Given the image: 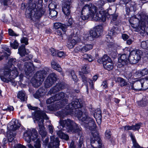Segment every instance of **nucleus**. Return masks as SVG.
Returning a JSON list of instances; mask_svg holds the SVG:
<instances>
[{
	"instance_id": "f257e3e1",
	"label": "nucleus",
	"mask_w": 148,
	"mask_h": 148,
	"mask_svg": "<svg viewBox=\"0 0 148 148\" xmlns=\"http://www.w3.org/2000/svg\"><path fill=\"white\" fill-rule=\"evenodd\" d=\"M82 106V105L77 99H74L69 105V108L73 110V112H75L79 121L84 122L89 126L95 128L96 125L95 122L92 118L88 116L87 111L85 110L83 112L80 110L78 109L81 108Z\"/></svg>"
},
{
	"instance_id": "f03ea898",
	"label": "nucleus",
	"mask_w": 148,
	"mask_h": 148,
	"mask_svg": "<svg viewBox=\"0 0 148 148\" xmlns=\"http://www.w3.org/2000/svg\"><path fill=\"white\" fill-rule=\"evenodd\" d=\"M23 138L27 142L28 148H40L41 147L40 137L35 129L29 130L24 133Z\"/></svg>"
},
{
	"instance_id": "7ed1b4c3",
	"label": "nucleus",
	"mask_w": 148,
	"mask_h": 148,
	"mask_svg": "<svg viewBox=\"0 0 148 148\" xmlns=\"http://www.w3.org/2000/svg\"><path fill=\"white\" fill-rule=\"evenodd\" d=\"M29 109L33 110H35L32 113V115L36 121H38V124L39 130V133L42 137H45L47 133L45 131V128L43 125L44 119H49L45 113L40 110L37 107H34L30 105H28Z\"/></svg>"
},
{
	"instance_id": "20e7f679",
	"label": "nucleus",
	"mask_w": 148,
	"mask_h": 148,
	"mask_svg": "<svg viewBox=\"0 0 148 148\" xmlns=\"http://www.w3.org/2000/svg\"><path fill=\"white\" fill-rule=\"evenodd\" d=\"M138 16V19L135 18H131L129 22L132 27L140 29V34L144 36L146 34V27L148 25V16L141 13Z\"/></svg>"
},
{
	"instance_id": "39448f33",
	"label": "nucleus",
	"mask_w": 148,
	"mask_h": 148,
	"mask_svg": "<svg viewBox=\"0 0 148 148\" xmlns=\"http://www.w3.org/2000/svg\"><path fill=\"white\" fill-rule=\"evenodd\" d=\"M28 7L25 12L26 17L34 21L40 18L44 14L42 9L38 10L36 8V3L33 0H28L27 3Z\"/></svg>"
},
{
	"instance_id": "423d86ee",
	"label": "nucleus",
	"mask_w": 148,
	"mask_h": 148,
	"mask_svg": "<svg viewBox=\"0 0 148 148\" xmlns=\"http://www.w3.org/2000/svg\"><path fill=\"white\" fill-rule=\"evenodd\" d=\"M4 77H2V80L5 82L8 83L11 82L12 85H15L14 79L18 75V73L16 67L12 68L8 71H5L4 72Z\"/></svg>"
},
{
	"instance_id": "0eeeda50",
	"label": "nucleus",
	"mask_w": 148,
	"mask_h": 148,
	"mask_svg": "<svg viewBox=\"0 0 148 148\" xmlns=\"http://www.w3.org/2000/svg\"><path fill=\"white\" fill-rule=\"evenodd\" d=\"M49 69L47 68L36 73L35 78L32 80V84L34 87H38L41 85L46 77L47 72H49Z\"/></svg>"
},
{
	"instance_id": "6e6552de",
	"label": "nucleus",
	"mask_w": 148,
	"mask_h": 148,
	"mask_svg": "<svg viewBox=\"0 0 148 148\" xmlns=\"http://www.w3.org/2000/svg\"><path fill=\"white\" fill-rule=\"evenodd\" d=\"M21 126V124L18 122V120H16L12 123H9L8 125V132L7 136L9 142H11L14 140L16 135L15 130L18 129Z\"/></svg>"
},
{
	"instance_id": "1a4fd4ad",
	"label": "nucleus",
	"mask_w": 148,
	"mask_h": 148,
	"mask_svg": "<svg viewBox=\"0 0 148 148\" xmlns=\"http://www.w3.org/2000/svg\"><path fill=\"white\" fill-rule=\"evenodd\" d=\"M59 123L61 126L63 127H65L67 130H68L69 132H76L80 130L77 125L73 121L69 119L60 120Z\"/></svg>"
},
{
	"instance_id": "9d476101",
	"label": "nucleus",
	"mask_w": 148,
	"mask_h": 148,
	"mask_svg": "<svg viewBox=\"0 0 148 148\" xmlns=\"http://www.w3.org/2000/svg\"><path fill=\"white\" fill-rule=\"evenodd\" d=\"M90 141L91 146L94 148H101L102 143L98 132L95 130L92 131Z\"/></svg>"
},
{
	"instance_id": "9b49d317",
	"label": "nucleus",
	"mask_w": 148,
	"mask_h": 148,
	"mask_svg": "<svg viewBox=\"0 0 148 148\" xmlns=\"http://www.w3.org/2000/svg\"><path fill=\"white\" fill-rule=\"evenodd\" d=\"M143 52L140 50H133L129 55L130 62L132 64L137 63L140 59Z\"/></svg>"
},
{
	"instance_id": "f8f14e48",
	"label": "nucleus",
	"mask_w": 148,
	"mask_h": 148,
	"mask_svg": "<svg viewBox=\"0 0 148 148\" xmlns=\"http://www.w3.org/2000/svg\"><path fill=\"white\" fill-rule=\"evenodd\" d=\"M102 26H97L90 31V36L88 37L87 39L90 41H92L94 38H97L101 36L102 34Z\"/></svg>"
},
{
	"instance_id": "ddd939ff",
	"label": "nucleus",
	"mask_w": 148,
	"mask_h": 148,
	"mask_svg": "<svg viewBox=\"0 0 148 148\" xmlns=\"http://www.w3.org/2000/svg\"><path fill=\"white\" fill-rule=\"evenodd\" d=\"M92 4L85 5L82 8L81 14L80 17H78V20L81 22L82 20L84 21L90 17V7H91Z\"/></svg>"
},
{
	"instance_id": "4468645a",
	"label": "nucleus",
	"mask_w": 148,
	"mask_h": 148,
	"mask_svg": "<svg viewBox=\"0 0 148 148\" xmlns=\"http://www.w3.org/2000/svg\"><path fill=\"white\" fill-rule=\"evenodd\" d=\"M57 76L54 73L50 74L45 82V86L46 88L51 86L57 79Z\"/></svg>"
},
{
	"instance_id": "2eb2a0df",
	"label": "nucleus",
	"mask_w": 148,
	"mask_h": 148,
	"mask_svg": "<svg viewBox=\"0 0 148 148\" xmlns=\"http://www.w3.org/2000/svg\"><path fill=\"white\" fill-rule=\"evenodd\" d=\"M56 101L61 100L63 102L62 105L68 103V99L69 96L66 94L61 92L56 94L54 96Z\"/></svg>"
},
{
	"instance_id": "dca6fc26",
	"label": "nucleus",
	"mask_w": 148,
	"mask_h": 148,
	"mask_svg": "<svg viewBox=\"0 0 148 148\" xmlns=\"http://www.w3.org/2000/svg\"><path fill=\"white\" fill-rule=\"evenodd\" d=\"M129 62H130L129 56L128 57L125 54H123L118 58L117 66L119 68L127 64Z\"/></svg>"
},
{
	"instance_id": "f3484780",
	"label": "nucleus",
	"mask_w": 148,
	"mask_h": 148,
	"mask_svg": "<svg viewBox=\"0 0 148 148\" xmlns=\"http://www.w3.org/2000/svg\"><path fill=\"white\" fill-rule=\"evenodd\" d=\"M71 4V0H66L62 4V11L64 14L67 16H69L70 13V9Z\"/></svg>"
},
{
	"instance_id": "a211bd4d",
	"label": "nucleus",
	"mask_w": 148,
	"mask_h": 148,
	"mask_svg": "<svg viewBox=\"0 0 148 148\" xmlns=\"http://www.w3.org/2000/svg\"><path fill=\"white\" fill-rule=\"evenodd\" d=\"M35 69L33 64L30 62H25L24 64V70L26 75H30L34 71Z\"/></svg>"
},
{
	"instance_id": "6ab92c4d",
	"label": "nucleus",
	"mask_w": 148,
	"mask_h": 148,
	"mask_svg": "<svg viewBox=\"0 0 148 148\" xmlns=\"http://www.w3.org/2000/svg\"><path fill=\"white\" fill-rule=\"evenodd\" d=\"M59 144V139L54 136L50 137V142L48 144V148H58Z\"/></svg>"
},
{
	"instance_id": "aec40b11",
	"label": "nucleus",
	"mask_w": 148,
	"mask_h": 148,
	"mask_svg": "<svg viewBox=\"0 0 148 148\" xmlns=\"http://www.w3.org/2000/svg\"><path fill=\"white\" fill-rule=\"evenodd\" d=\"M142 84L141 80L134 82L131 84V88L132 89L136 91H140L142 90Z\"/></svg>"
},
{
	"instance_id": "412c9836",
	"label": "nucleus",
	"mask_w": 148,
	"mask_h": 148,
	"mask_svg": "<svg viewBox=\"0 0 148 148\" xmlns=\"http://www.w3.org/2000/svg\"><path fill=\"white\" fill-rule=\"evenodd\" d=\"M56 7V5L53 3L50 4L49 5V8L50 10L49 16L54 18H55L58 14V12L53 10V9L55 8Z\"/></svg>"
},
{
	"instance_id": "4be33fe9",
	"label": "nucleus",
	"mask_w": 148,
	"mask_h": 148,
	"mask_svg": "<svg viewBox=\"0 0 148 148\" xmlns=\"http://www.w3.org/2000/svg\"><path fill=\"white\" fill-rule=\"evenodd\" d=\"M118 28L117 27H113L111 29L110 31L108 32V34L107 35L106 38L108 39V40H109L110 42H112V41H110V40L112 39V36L116 35L117 33Z\"/></svg>"
},
{
	"instance_id": "5701e85b",
	"label": "nucleus",
	"mask_w": 148,
	"mask_h": 148,
	"mask_svg": "<svg viewBox=\"0 0 148 148\" xmlns=\"http://www.w3.org/2000/svg\"><path fill=\"white\" fill-rule=\"evenodd\" d=\"M94 116L98 124H100L101 122V112L100 109L96 110L94 114Z\"/></svg>"
},
{
	"instance_id": "b1692460",
	"label": "nucleus",
	"mask_w": 148,
	"mask_h": 148,
	"mask_svg": "<svg viewBox=\"0 0 148 148\" xmlns=\"http://www.w3.org/2000/svg\"><path fill=\"white\" fill-rule=\"evenodd\" d=\"M62 85L61 84H57L55 86L51 88L49 91L48 94L51 95L57 92L62 89Z\"/></svg>"
},
{
	"instance_id": "393cba45",
	"label": "nucleus",
	"mask_w": 148,
	"mask_h": 148,
	"mask_svg": "<svg viewBox=\"0 0 148 148\" xmlns=\"http://www.w3.org/2000/svg\"><path fill=\"white\" fill-rule=\"evenodd\" d=\"M17 96V97L20 99L21 101L26 102L27 97L25 91L21 90L19 91Z\"/></svg>"
},
{
	"instance_id": "a878e982",
	"label": "nucleus",
	"mask_w": 148,
	"mask_h": 148,
	"mask_svg": "<svg viewBox=\"0 0 148 148\" xmlns=\"http://www.w3.org/2000/svg\"><path fill=\"white\" fill-rule=\"evenodd\" d=\"M76 39H69L67 42V46L69 49L73 48L76 44L79 42V39L75 40Z\"/></svg>"
},
{
	"instance_id": "bb28decb",
	"label": "nucleus",
	"mask_w": 148,
	"mask_h": 148,
	"mask_svg": "<svg viewBox=\"0 0 148 148\" xmlns=\"http://www.w3.org/2000/svg\"><path fill=\"white\" fill-rule=\"evenodd\" d=\"M54 27L56 29H61L64 32L66 31L67 26L65 24H62L60 23H56L54 24Z\"/></svg>"
},
{
	"instance_id": "cd10ccee",
	"label": "nucleus",
	"mask_w": 148,
	"mask_h": 148,
	"mask_svg": "<svg viewBox=\"0 0 148 148\" xmlns=\"http://www.w3.org/2000/svg\"><path fill=\"white\" fill-rule=\"evenodd\" d=\"M51 67L54 69L60 72L62 71V69L60 65L55 62L54 60H52L51 62Z\"/></svg>"
},
{
	"instance_id": "c85d7f7f",
	"label": "nucleus",
	"mask_w": 148,
	"mask_h": 148,
	"mask_svg": "<svg viewBox=\"0 0 148 148\" xmlns=\"http://www.w3.org/2000/svg\"><path fill=\"white\" fill-rule=\"evenodd\" d=\"M0 3L1 4V6H4L3 8V10H5L7 8L9 7V5H11L12 2L11 0H0Z\"/></svg>"
},
{
	"instance_id": "c756f323",
	"label": "nucleus",
	"mask_w": 148,
	"mask_h": 148,
	"mask_svg": "<svg viewBox=\"0 0 148 148\" xmlns=\"http://www.w3.org/2000/svg\"><path fill=\"white\" fill-rule=\"evenodd\" d=\"M82 81L85 84L86 83L87 80L89 83L90 88L91 89H93L94 88V83H93V81L90 79H87L86 77L84 75H82L81 76Z\"/></svg>"
},
{
	"instance_id": "7c9ffc66",
	"label": "nucleus",
	"mask_w": 148,
	"mask_h": 148,
	"mask_svg": "<svg viewBox=\"0 0 148 148\" xmlns=\"http://www.w3.org/2000/svg\"><path fill=\"white\" fill-rule=\"evenodd\" d=\"M18 53L21 56H24L26 54L25 45H22L18 49Z\"/></svg>"
},
{
	"instance_id": "2f4dec72",
	"label": "nucleus",
	"mask_w": 148,
	"mask_h": 148,
	"mask_svg": "<svg viewBox=\"0 0 148 148\" xmlns=\"http://www.w3.org/2000/svg\"><path fill=\"white\" fill-rule=\"evenodd\" d=\"M103 65L104 68L108 71L112 70L113 68V64L112 60L111 62H108L107 63H104V64Z\"/></svg>"
},
{
	"instance_id": "473e14b6",
	"label": "nucleus",
	"mask_w": 148,
	"mask_h": 148,
	"mask_svg": "<svg viewBox=\"0 0 148 148\" xmlns=\"http://www.w3.org/2000/svg\"><path fill=\"white\" fill-rule=\"evenodd\" d=\"M142 84V90H145L148 88V78H144L141 80Z\"/></svg>"
},
{
	"instance_id": "72a5a7b5",
	"label": "nucleus",
	"mask_w": 148,
	"mask_h": 148,
	"mask_svg": "<svg viewBox=\"0 0 148 148\" xmlns=\"http://www.w3.org/2000/svg\"><path fill=\"white\" fill-rule=\"evenodd\" d=\"M116 81L119 82L121 86H125L127 85V83L123 78L118 77L116 78Z\"/></svg>"
},
{
	"instance_id": "f704fd0d",
	"label": "nucleus",
	"mask_w": 148,
	"mask_h": 148,
	"mask_svg": "<svg viewBox=\"0 0 148 148\" xmlns=\"http://www.w3.org/2000/svg\"><path fill=\"white\" fill-rule=\"evenodd\" d=\"M57 134L59 137L62 139L67 140L69 138V137L67 135L65 134L60 130L58 131Z\"/></svg>"
},
{
	"instance_id": "c9c22d12",
	"label": "nucleus",
	"mask_w": 148,
	"mask_h": 148,
	"mask_svg": "<svg viewBox=\"0 0 148 148\" xmlns=\"http://www.w3.org/2000/svg\"><path fill=\"white\" fill-rule=\"evenodd\" d=\"M90 16L92 17V16H93V15H94V14H95V13H97V8L95 6L93 5L92 4V6L91 7H90Z\"/></svg>"
},
{
	"instance_id": "e433bc0d",
	"label": "nucleus",
	"mask_w": 148,
	"mask_h": 148,
	"mask_svg": "<svg viewBox=\"0 0 148 148\" xmlns=\"http://www.w3.org/2000/svg\"><path fill=\"white\" fill-rule=\"evenodd\" d=\"M130 136L132 139L133 143V147L134 148H142L140 146L138 143H137L136 141L133 136L132 134L130 135Z\"/></svg>"
},
{
	"instance_id": "4c0bfd02",
	"label": "nucleus",
	"mask_w": 148,
	"mask_h": 148,
	"mask_svg": "<svg viewBox=\"0 0 148 148\" xmlns=\"http://www.w3.org/2000/svg\"><path fill=\"white\" fill-rule=\"evenodd\" d=\"M102 61L103 62V64H104V63H108V62H111V59L108 56L106 55H104L102 57Z\"/></svg>"
},
{
	"instance_id": "58836bf2",
	"label": "nucleus",
	"mask_w": 148,
	"mask_h": 148,
	"mask_svg": "<svg viewBox=\"0 0 148 148\" xmlns=\"http://www.w3.org/2000/svg\"><path fill=\"white\" fill-rule=\"evenodd\" d=\"M17 63V60L15 58H10L8 62V64L10 66L12 67V66H14V65Z\"/></svg>"
},
{
	"instance_id": "ea45409f",
	"label": "nucleus",
	"mask_w": 148,
	"mask_h": 148,
	"mask_svg": "<svg viewBox=\"0 0 148 148\" xmlns=\"http://www.w3.org/2000/svg\"><path fill=\"white\" fill-rule=\"evenodd\" d=\"M140 46L143 49H146L148 48V40L143 41L141 42Z\"/></svg>"
},
{
	"instance_id": "a19ab883",
	"label": "nucleus",
	"mask_w": 148,
	"mask_h": 148,
	"mask_svg": "<svg viewBox=\"0 0 148 148\" xmlns=\"http://www.w3.org/2000/svg\"><path fill=\"white\" fill-rule=\"evenodd\" d=\"M18 43L16 40H15L12 42L10 43V46L12 48L16 49H17L18 46Z\"/></svg>"
},
{
	"instance_id": "79ce46f5",
	"label": "nucleus",
	"mask_w": 148,
	"mask_h": 148,
	"mask_svg": "<svg viewBox=\"0 0 148 148\" xmlns=\"http://www.w3.org/2000/svg\"><path fill=\"white\" fill-rule=\"evenodd\" d=\"M56 101L54 96L46 100V103L47 104H49Z\"/></svg>"
},
{
	"instance_id": "37998d69",
	"label": "nucleus",
	"mask_w": 148,
	"mask_h": 148,
	"mask_svg": "<svg viewBox=\"0 0 148 148\" xmlns=\"http://www.w3.org/2000/svg\"><path fill=\"white\" fill-rule=\"evenodd\" d=\"M88 66L87 65H85L82 69V72L84 73H87L89 72L88 70Z\"/></svg>"
},
{
	"instance_id": "c03bdc74",
	"label": "nucleus",
	"mask_w": 148,
	"mask_h": 148,
	"mask_svg": "<svg viewBox=\"0 0 148 148\" xmlns=\"http://www.w3.org/2000/svg\"><path fill=\"white\" fill-rule=\"evenodd\" d=\"M92 17L95 18V20H100L101 18L102 15L100 14H98L97 12L96 13H95L94 15H93Z\"/></svg>"
},
{
	"instance_id": "a18cd8bd",
	"label": "nucleus",
	"mask_w": 148,
	"mask_h": 148,
	"mask_svg": "<svg viewBox=\"0 0 148 148\" xmlns=\"http://www.w3.org/2000/svg\"><path fill=\"white\" fill-rule=\"evenodd\" d=\"M70 74L72 77L73 80L75 82H77V77L75 75V73L74 71H71L70 72Z\"/></svg>"
},
{
	"instance_id": "49530a36",
	"label": "nucleus",
	"mask_w": 148,
	"mask_h": 148,
	"mask_svg": "<svg viewBox=\"0 0 148 148\" xmlns=\"http://www.w3.org/2000/svg\"><path fill=\"white\" fill-rule=\"evenodd\" d=\"M147 101L145 99L143 98L140 101H138V104L139 106H144L146 105Z\"/></svg>"
},
{
	"instance_id": "de8ad7c7",
	"label": "nucleus",
	"mask_w": 148,
	"mask_h": 148,
	"mask_svg": "<svg viewBox=\"0 0 148 148\" xmlns=\"http://www.w3.org/2000/svg\"><path fill=\"white\" fill-rule=\"evenodd\" d=\"M141 123H137L134 125H132V130H139L140 128Z\"/></svg>"
},
{
	"instance_id": "09e8293b",
	"label": "nucleus",
	"mask_w": 148,
	"mask_h": 148,
	"mask_svg": "<svg viewBox=\"0 0 148 148\" xmlns=\"http://www.w3.org/2000/svg\"><path fill=\"white\" fill-rule=\"evenodd\" d=\"M111 132L109 130H107L105 133V136L107 139H110L111 137Z\"/></svg>"
},
{
	"instance_id": "8fccbe9b",
	"label": "nucleus",
	"mask_w": 148,
	"mask_h": 148,
	"mask_svg": "<svg viewBox=\"0 0 148 148\" xmlns=\"http://www.w3.org/2000/svg\"><path fill=\"white\" fill-rule=\"evenodd\" d=\"M38 91L43 96L45 94L46 91L43 88H40Z\"/></svg>"
},
{
	"instance_id": "3c124183",
	"label": "nucleus",
	"mask_w": 148,
	"mask_h": 148,
	"mask_svg": "<svg viewBox=\"0 0 148 148\" xmlns=\"http://www.w3.org/2000/svg\"><path fill=\"white\" fill-rule=\"evenodd\" d=\"M82 47L80 46H77L74 49V51L75 53H78L80 52H82Z\"/></svg>"
},
{
	"instance_id": "603ef678",
	"label": "nucleus",
	"mask_w": 148,
	"mask_h": 148,
	"mask_svg": "<svg viewBox=\"0 0 148 148\" xmlns=\"http://www.w3.org/2000/svg\"><path fill=\"white\" fill-rule=\"evenodd\" d=\"M34 96L35 98L36 99L39 98L43 96L40 93H39L38 91H36L34 95Z\"/></svg>"
},
{
	"instance_id": "864d4df0",
	"label": "nucleus",
	"mask_w": 148,
	"mask_h": 148,
	"mask_svg": "<svg viewBox=\"0 0 148 148\" xmlns=\"http://www.w3.org/2000/svg\"><path fill=\"white\" fill-rule=\"evenodd\" d=\"M21 43H25V45H27L28 44V39L27 38L23 37L21 40Z\"/></svg>"
},
{
	"instance_id": "5fc2aeb1",
	"label": "nucleus",
	"mask_w": 148,
	"mask_h": 148,
	"mask_svg": "<svg viewBox=\"0 0 148 148\" xmlns=\"http://www.w3.org/2000/svg\"><path fill=\"white\" fill-rule=\"evenodd\" d=\"M132 76V73L130 72H127L125 75V77L128 80L131 78Z\"/></svg>"
},
{
	"instance_id": "6e6d98bb",
	"label": "nucleus",
	"mask_w": 148,
	"mask_h": 148,
	"mask_svg": "<svg viewBox=\"0 0 148 148\" xmlns=\"http://www.w3.org/2000/svg\"><path fill=\"white\" fill-rule=\"evenodd\" d=\"M8 33L11 36H18L17 34H15L14 31H13L12 29H8Z\"/></svg>"
},
{
	"instance_id": "4d7b16f0",
	"label": "nucleus",
	"mask_w": 148,
	"mask_h": 148,
	"mask_svg": "<svg viewBox=\"0 0 148 148\" xmlns=\"http://www.w3.org/2000/svg\"><path fill=\"white\" fill-rule=\"evenodd\" d=\"M55 34L56 35L60 36V37H61V38L63 39L62 34L60 30H57L55 32Z\"/></svg>"
},
{
	"instance_id": "13d9d810",
	"label": "nucleus",
	"mask_w": 148,
	"mask_h": 148,
	"mask_svg": "<svg viewBox=\"0 0 148 148\" xmlns=\"http://www.w3.org/2000/svg\"><path fill=\"white\" fill-rule=\"evenodd\" d=\"M50 51L51 53V55L53 56H56V55L57 52L53 48H51L50 49Z\"/></svg>"
},
{
	"instance_id": "bf43d9fd",
	"label": "nucleus",
	"mask_w": 148,
	"mask_h": 148,
	"mask_svg": "<svg viewBox=\"0 0 148 148\" xmlns=\"http://www.w3.org/2000/svg\"><path fill=\"white\" fill-rule=\"evenodd\" d=\"M140 73L141 76H144L147 74L148 73V72L146 69H144L140 71Z\"/></svg>"
},
{
	"instance_id": "052dcab7",
	"label": "nucleus",
	"mask_w": 148,
	"mask_h": 148,
	"mask_svg": "<svg viewBox=\"0 0 148 148\" xmlns=\"http://www.w3.org/2000/svg\"><path fill=\"white\" fill-rule=\"evenodd\" d=\"M57 55L59 57H61L64 55V53L63 51H59V52H57Z\"/></svg>"
},
{
	"instance_id": "680f3d73",
	"label": "nucleus",
	"mask_w": 148,
	"mask_h": 148,
	"mask_svg": "<svg viewBox=\"0 0 148 148\" xmlns=\"http://www.w3.org/2000/svg\"><path fill=\"white\" fill-rule=\"evenodd\" d=\"M85 46L86 47L88 51L92 49L93 47V45L91 44H86L85 45Z\"/></svg>"
},
{
	"instance_id": "e2e57ef3",
	"label": "nucleus",
	"mask_w": 148,
	"mask_h": 148,
	"mask_svg": "<svg viewBox=\"0 0 148 148\" xmlns=\"http://www.w3.org/2000/svg\"><path fill=\"white\" fill-rule=\"evenodd\" d=\"M14 109V108L12 106H10L7 108L6 109H3V110L10 112L11 111H13Z\"/></svg>"
},
{
	"instance_id": "0e129e2a",
	"label": "nucleus",
	"mask_w": 148,
	"mask_h": 148,
	"mask_svg": "<svg viewBox=\"0 0 148 148\" xmlns=\"http://www.w3.org/2000/svg\"><path fill=\"white\" fill-rule=\"evenodd\" d=\"M49 138L48 137H46L45 140H43V142L44 145H47L48 143L49 142Z\"/></svg>"
},
{
	"instance_id": "69168bd1",
	"label": "nucleus",
	"mask_w": 148,
	"mask_h": 148,
	"mask_svg": "<svg viewBox=\"0 0 148 148\" xmlns=\"http://www.w3.org/2000/svg\"><path fill=\"white\" fill-rule=\"evenodd\" d=\"M123 39L125 40H126L129 38V36L128 35L125 34H123L122 36Z\"/></svg>"
},
{
	"instance_id": "338daca9",
	"label": "nucleus",
	"mask_w": 148,
	"mask_h": 148,
	"mask_svg": "<svg viewBox=\"0 0 148 148\" xmlns=\"http://www.w3.org/2000/svg\"><path fill=\"white\" fill-rule=\"evenodd\" d=\"M88 57L87 59H86V60H87L90 62H91L93 60V58L92 57V56L90 55H88Z\"/></svg>"
},
{
	"instance_id": "774afa93",
	"label": "nucleus",
	"mask_w": 148,
	"mask_h": 148,
	"mask_svg": "<svg viewBox=\"0 0 148 148\" xmlns=\"http://www.w3.org/2000/svg\"><path fill=\"white\" fill-rule=\"evenodd\" d=\"M68 23H69V24L67 25H65L67 26V27L68 26H70L73 23V21L72 19L71 18H69L68 20Z\"/></svg>"
}]
</instances>
